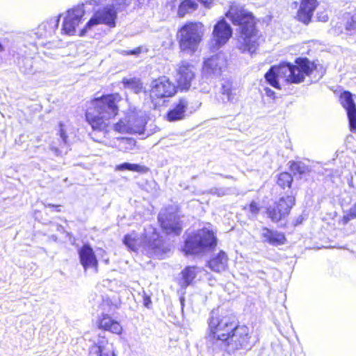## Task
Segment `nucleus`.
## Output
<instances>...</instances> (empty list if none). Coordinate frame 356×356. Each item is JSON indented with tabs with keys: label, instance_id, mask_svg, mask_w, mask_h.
<instances>
[{
	"label": "nucleus",
	"instance_id": "1",
	"mask_svg": "<svg viewBox=\"0 0 356 356\" xmlns=\"http://www.w3.org/2000/svg\"><path fill=\"white\" fill-rule=\"evenodd\" d=\"M122 97L119 92L103 94L87 102L85 120L96 132L107 134L111 129L110 120L120 113L119 103Z\"/></svg>",
	"mask_w": 356,
	"mask_h": 356
},
{
	"label": "nucleus",
	"instance_id": "2",
	"mask_svg": "<svg viewBox=\"0 0 356 356\" xmlns=\"http://www.w3.org/2000/svg\"><path fill=\"white\" fill-rule=\"evenodd\" d=\"M296 64L287 63L271 67L265 74L266 81L273 87L280 89V80L286 83H299L303 81L305 76H310L314 81H317L325 73L321 65L310 62L307 58H297Z\"/></svg>",
	"mask_w": 356,
	"mask_h": 356
},
{
	"label": "nucleus",
	"instance_id": "3",
	"mask_svg": "<svg viewBox=\"0 0 356 356\" xmlns=\"http://www.w3.org/2000/svg\"><path fill=\"white\" fill-rule=\"evenodd\" d=\"M225 15L234 24L240 26L241 35L239 48L243 51L254 52L258 46L259 36L254 27L255 22L252 14L239 4L234 3Z\"/></svg>",
	"mask_w": 356,
	"mask_h": 356
},
{
	"label": "nucleus",
	"instance_id": "4",
	"mask_svg": "<svg viewBox=\"0 0 356 356\" xmlns=\"http://www.w3.org/2000/svg\"><path fill=\"white\" fill-rule=\"evenodd\" d=\"M204 37L203 25L199 22L188 21L180 26L176 33L179 51L194 54L198 51Z\"/></svg>",
	"mask_w": 356,
	"mask_h": 356
},
{
	"label": "nucleus",
	"instance_id": "5",
	"mask_svg": "<svg viewBox=\"0 0 356 356\" xmlns=\"http://www.w3.org/2000/svg\"><path fill=\"white\" fill-rule=\"evenodd\" d=\"M217 244L218 240L215 233L204 227L187 236L184 241L182 251L186 255H197L214 251Z\"/></svg>",
	"mask_w": 356,
	"mask_h": 356
},
{
	"label": "nucleus",
	"instance_id": "6",
	"mask_svg": "<svg viewBox=\"0 0 356 356\" xmlns=\"http://www.w3.org/2000/svg\"><path fill=\"white\" fill-rule=\"evenodd\" d=\"M237 323L235 316L229 322L224 321V351L229 354L245 348L250 339L248 327Z\"/></svg>",
	"mask_w": 356,
	"mask_h": 356
},
{
	"label": "nucleus",
	"instance_id": "7",
	"mask_svg": "<svg viewBox=\"0 0 356 356\" xmlns=\"http://www.w3.org/2000/svg\"><path fill=\"white\" fill-rule=\"evenodd\" d=\"M178 91V86L169 77L163 75L152 81L148 96L152 104L156 106L160 100L173 97Z\"/></svg>",
	"mask_w": 356,
	"mask_h": 356
},
{
	"label": "nucleus",
	"instance_id": "8",
	"mask_svg": "<svg viewBox=\"0 0 356 356\" xmlns=\"http://www.w3.org/2000/svg\"><path fill=\"white\" fill-rule=\"evenodd\" d=\"M117 11L113 6H108L96 10L84 27L80 30L79 35L83 36L95 26L104 24L110 28L116 26Z\"/></svg>",
	"mask_w": 356,
	"mask_h": 356
},
{
	"label": "nucleus",
	"instance_id": "9",
	"mask_svg": "<svg viewBox=\"0 0 356 356\" xmlns=\"http://www.w3.org/2000/svg\"><path fill=\"white\" fill-rule=\"evenodd\" d=\"M177 83L179 90L181 92L188 91L192 85V81L195 78L194 66L186 60H181L177 69Z\"/></svg>",
	"mask_w": 356,
	"mask_h": 356
},
{
	"label": "nucleus",
	"instance_id": "10",
	"mask_svg": "<svg viewBox=\"0 0 356 356\" xmlns=\"http://www.w3.org/2000/svg\"><path fill=\"white\" fill-rule=\"evenodd\" d=\"M294 204L295 197L293 196L289 195L286 197H281L274 206H270L267 209V215L273 222H277L289 215Z\"/></svg>",
	"mask_w": 356,
	"mask_h": 356
},
{
	"label": "nucleus",
	"instance_id": "11",
	"mask_svg": "<svg viewBox=\"0 0 356 356\" xmlns=\"http://www.w3.org/2000/svg\"><path fill=\"white\" fill-rule=\"evenodd\" d=\"M158 222L165 235L179 236L183 231L181 221L179 220V217L172 213L159 214Z\"/></svg>",
	"mask_w": 356,
	"mask_h": 356
},
{
	"label": "nucleus",
	"instance_id": "12",
	"mask_svg": "<svg viewBox=\"0 0 356 356\" xmlns=\"http://www.w3.org/2000/svg\"><path fill=\"white\" fill-rule=\"evenodd\" d=\"M85 12L81 8H72L69 10L62 24V33L74 35L76 29L82 22Z\"/></svg>",
	"mask_w": 356,
	"mask_h": 356
},
{
	"label": "nucleus",
	"instance_id": "13",
	"mask_svg": "<svg viewBox=\"0 0 356 356\" xmlns=\"http://www.w3.org/2000/svg\"><path fill=\"white\" fill-rule=\"evenodd\" d=\"M80 263L85 270L89 268L98 270L99 262L92 248L89 243H84L78 250Z\"/></svg>",
	"mask_w": 356,
	"mask_h": 356
},
{
	"label": "nucleus",
	"instance_id": "14",
	"mask_svg": "<svg viewBox=\"0 0 356 356\" xmlns=\"http://www.w3.org/2000/svg\"><path fill=\"white\" fill-rule=\"evenodd\" d=\"M97 327L102 331L108 332L116 335H121L123 332L120 322L112 318L108 314H102V315L98 317Z\"/></svg>",
	"mask_w": 356,
	"mask_h": 356
},
{
	"label": "nucleus",
	"instance_id": "15",
	"mask_svg": "<svg viewBox=\"0 0 356 356\" xmlns=\"http://www.w3.org/2000/svg\"><path fill=\"white\" fill-rule=\"evenodd\" d=\"M341 103L346 109L351 131H356V106L349 92H344L340 97Z\"/></svg>",
	"mask_w": 356,
	"mask_h": 356
},
{
	"label": "nucleus",
	"instance_id": "16",
	"mask_svg": "<svg viewBox=\"0 0 356 356\" xmlns=\"http://www.w3.org/2000/svg\"><path fill=\"white\" fill-rule=\"evenodd\" d=\"M200 271L196 266H186L180 272L177 278V284L181 289H186L195 284L197 274Z\"/></svg>",
	"mask_w": 356,
	"mask_h": 356
},
{
	"label": "nucleus",
	"instance_id": "17",
	"mask_svg": "<svg viewBox=\"0 0 356 356\" xmlns=\"http://www.w3.org/2000/svg\"><path fill=\"white\" fill-rule=\"evenodd\" d=\"M188 106V100L186 98H179L173 107L167 112L166 120L168 122H175L184 119Z\"/></svg>",
	"mask_w": 356,
	"mask_h": 356
},
{
	"label": "nucleus",
	"instance_id": "18",
	"mask_svg": "<svg viewBox=\"0 0 356 356\" xmlns=\"http://www.w3.org/2000/svg\"><path fill=\"white\" fill-rule=\"evenodd\" d=\"M318 4L317 0H301L300 6L297 14L298 20L307 24L311 21Z\"/></svg>",
	"mask_w": 356,
	"mask_h": 356
},
{
	"label": "nucleus",
	"instance_id": "19",
	"mask_svg": "<svg viewBox=\"0 0 356 356\" xmlns=\"http://www.w3.org/2000/svg\"><path fill=\"white\" fill-rule=\"evenodd\" d=\"M221 319L220 316L214 311L211 312V316L209 322V334L210 340L214 343L220 339L222 336V328L220 325Z\"/></svg>",
	"mask_w": 356,
	"mask_h": 356
},
{
	"label": "nucleus",
	"instance_id": "20",
	"mask_svg": "<svg viewBox=\"0 0 356 356\" xmlns=\"http://www.w3.org/2000/svg\"><path fill=\"white\" fill-rule=\"evenodd\" d=\"M207 75L215 74L221 72V60L219 54L213 55L204 60L202 68Z\"/></svg>",
	"mask_w": 356,
	"mask_h": 356
},
{
	"label": "nucleus",
	"instance_id": "21",
	"mask_svg": "<svg viewBox=\"0 0 356 356\" xmlns=\"http://www.w3.org/2000/svg\"><path fill=\"white\" fill-rule=\"evenodd\" d=\"M261 234L264 242L273 245H283L286 241L285 236L282 233L269 229L267 227L262 228Z\"/></svg>",
	"mask_w": 356,
	"mask_h": 356
},
{
	"label": "nucleus",
	"instance_id": "22",
	"mask_svg": "<svg viewBox=\"0 0 356 356\" xmlns=\"http://www.w3.org/2000/svg\"><path fill=\"white\" fill-rule=\"evenodd\" d=\"M210 51L216 52L222 45V19H220L214 26L212 37L210 40Z\"/></svg>",
	"mask_w": 356,
	"mask_h": 356
},
{
	"label": "nucleus",
	"instance_id": "23",
	"mask_svg": "<svg viewBox=\"0 0 356 356\" xmlns=\"http://www.w3.org/2000/svg\"><path fill=\"white\" fill-rule=\"evenodd\" d=\"M120 305L121 300L119 296L113 294L112 296L106 295L103 296L99 307L102 310L112 312L118 309Z\"/></svg>",
	"mask_w": 356,
	"mask_h": 356
},
{
	"label": "nucleus",
	"instance_id": "24",
	"mask_svg": "<svg viewBox=\"0 0 356 356\" xmlns=\"http://www.w3.org/2000/svg\"><path fill=\"white\" fill-rule=\"evenodd\" d=\"M60 17L59 15L56 18L51 19L39 26V29L44 32V37H51L56 33L59 26Z\"/></svg>",
	"mask_w": 356,
	"mask_h": 356
},
{
	"label": "nucleus",
	"instance_id": "25",
	"mask_svg": "<svg viewBox=\"0 0 356 356\" xmlns=\"http://www.w3.org/2000/svg\"><path fill=\"white\" fill-rule=\"evenodd\" d=\"M113 129L118 133L136 134L140 133L141 129L134 127L124 119H120L113 125Z\"/></svg>",
	"mask_w": 356,
	"mask_h": 356
},
{
	"label": "nucleus",
	"instance_id": "26",
	"mask_svg": "<svg viewBox=\"0 0 356 356\" xmlns=\"http://www.w3.org/2000/svg\"><path fill=\"white\" fill-rule=\"evenodd\" d=\"M197 3L192 0H182L179 3L177 9V15L179 17H184L191 11L197 9Z\"/></svg>",
	"mask_w": 356,
	"mask_h": 356
},
{
	"label": "nucleus",
	"instance_id": "27",
	"mask_svg": "<svg viewBox=\"0 0 356 356\" xmlns=\"http://www.w3.org/2000/svg\"><path fill=\"white\" fill-rule=\"evenodd\" d=\"M115 170L118 171L129 170L140 173H146L149 171V169L146 166L140 165L139 164L123 163L117 165L115 168Z\"/></svg>",
	"mask_w": 356,
	"mask_h": 356
},
{
	"label": "nucleus",
	"instance_id": "28",
	"mask_svg": "<svg viewBox=\"0 0 356 356\" xmlns=\"http://www.w3.org/2000/svg\"><path fill=\"white\" fill-rule=\"evenodd\" d=\"M122 82L125 87L131 89L135 93H140L143 90V84L138 78H124Z\"/></svg>",
	"mask_w": 356,
	"mask_h": 356
},
{
	"label": "nucleus",
	"instance_id": "29",
	"mask_svg": "<svg viewBox=\"0 0 356 356\" xmlns=\"http://www.w3.org/2000/svg\"><path fill=\"white\" fill-rule=\"evenodd\" d=\"M123 243L131 251L136 252L140 246L139 238L134 233L125 234Z\"/></svg>",
	"mask_w": 356,
	"mask_h": 356
},
{
	"label": "nucleus",
	"instance_id": "30",
	"mask_svg": "<svg viewBox=\"0 0 356 356\" xmlns=\"http://www.w3.org/2000/svg\"><path fill=\"white\" fill-rule=\"evenodd\" d=\"M209 268L215 272H220L222 269V251H220L218 254L209 259L208 261Z\"/></svg>",
	"mask_w": 356,
	"mask_h": 356
},
{
	"label": "nucleus",
	"instance_id": "31",
	"mask_svg": "<svg viewBox=\"0 0 356 356\" xmlns=\"http://www.w3.org/2000/svg\"><path fill=\"white\" fill-rule=\"evenodd\" d=\"M293 181V177L291 174L288 172H282L279 175L277 183L282 188H290Z\"/></svg>",
	"mask_w": 356,
	"mask_h": 356
},
{
	"label": "nucleus",
	"instance_id": "32",
	"mask_svg": "<svg viewBox=\"0 0 356 356\" xmlns=\"http://www.w3.org/2000/svg\"><path fill=\"white\" fill-rule=\"evenodd\" d=\"M346 20V29L347 31L356 30V13H348L344 15Z\"/></svg>",
	"mask_w": 356,
	"mask_h": 356
},
{
	"label": "nucleus",
	"instance_id": "33",
	"mask_svg": "<svg viewBox=\"0 0 356 356\" xmlns=\"http://www.w3.org/2000/svg\"><path fill=\"white\" fill-rule=\"evenodd\" d=\"M290 168L294 174H299L300 175L305 174L308 170L307 167L300 162H292Z\"/></svg>",
	"mask_w": 356,
	"mask_h": 356
},
{
	"label": "nucleus",
	"instance_id": "34",
	"mask_svg": "<svg viewBox=\"0 0 356 356\" xmlns=\"http://www.w3.org/2000/svg\"><path fill=\"white\" fill-rule=\"evenodd\" d=\"M244 209H248L249 211V212L251 214L250 218H252L256 217V216L257 215V213H259V211L260 210V209H259V207L258 206V204L256 202H254V201H252L249 204V206L245 207L244 208Z\"/></svg>",
	"mask_w": 356,
	"mask_h": 356
},
{
	"label": "nucleus",
	"instance_id": "35",
	"mask_svg": "<svg viewBox=\"0 0 356 356\" xmlns=\"http://www.w3.org/2000/svg\"><path fill=\"white\" fill-rule=\"evenodd\" d=\"M143 51L142 47H137L131 50H123L120 52L121 55L124 56H127L130 55H134L138 56L140 55Z\"/></svg>",
	"mask_w": 356,
	"mask_h": 356
},
{
	"label": "nucleus",
	"instance_id": "36",
	"mask_svg": "<svg viewBox=\"0 0 356 356\" xmlns=\"http://www.w3.org/2000/svg\"><path fill=\"white\" fill-rule=\"evenodd\" d=\"M232 35V30L230 26L224 20V44Z\"/></svg>",
	"mask_w": 356,
	"mask_h": 356
},
{
	"label": "nucleus",
	"instance_id": "37",
	"mask_svg": "<svg viewBox=\"0 0 356 356\" xmlns=\"http://www.w3.org/2000/svg\"><path fill=\"white\" fill-rule=\"evenodd\" d=\"M224 95L227 96L229 100L232 101L234 96L236 95L235 90L232 88H226L225 86H224Z\"/></svg>",
	"mask_w": 356,
	"mask_h": 356
},
{
	"label": "nucleus",
	"instance_id": "38",
	"mask_svg": "<svg viewBox=\"0 0 356 356\" xmlns=\"http://www.w3.org/2000/svg\"><path fill=\"white\" fill-rule=\"evenodd\" d=\"M60 129H59V136L62 138L63 141L65 143L67 142V135L66 131L64 129V124L63 123L59 124Z\"/></svg>",
	"mask_w": 356,
	"mask_h": 356
},
{
	"label": "nucleus",
	"instance_id": "39",
	"mask_svg": "<svg viewBox=\"0 0 356 356\" xmlns=\"http://www.w3.org/2000/svg\"><path fill=\"white\" fill-rule=\"evenodd\" d=\"M97 348H98V356H117L113 351L104 353L103 350V348L100 346H98Z\"/></svg>",
	"mask_w": 356,
	"mask_h": 356
},
{
	"label": "nucleus",
	"instance_id": "40",
	"mask_svg": "<svg viewBox=\"0 0 356 356\" xmlns=\"http://www.w3.org/2000/svg\"><path fill=\"white\" fill-rule=\"evenodd\" d=\"M45 207L49 209L51 211L58 213L61 212V205L60 204H47Z\"/></svg>",
	"mask_w": 356,
	"mask_h": 356
},
{
	"label": "nucleus",
	"instance_id": "41",
	"mask_svg": "<svg viewBox=\"0 0 356 356\" xmlns=\"http://www.w3.org/2000/svg\"><path fill=\"white\" fill-rule=\"evenodd\" d=\"M355 218H356V205L350 209L349 213L347 215L348 220H351Z\"/></svg>",
	"mask_w": 356,
	"mask_h": 356
},
{
	"label": "nucleus",
	"instance_id": "42",
	"mask_svg": "<svg viewBox=\"0 0 356 356\" xmlns=\"http://www.w3.org/2000/svg\"><path fill=\"white\" fill-rule=\"evenodd\" d=\"M152 304V300H151V298L149 296L145 295L143 297V305L146 307H149Z\"/></svg>",
	"mask_w": 356,
	"mask_h": 356
},
{
	"label": "nucleus",
	"instance_id": "43",
	"mask_svg": "<svg viewBox=\"0 0 356 356\" xmlns=\"http://www.w3.org/2000/svg\"><path fill=\"white\" fill-rule=\"evenodd\" d=\"M265 93L266 95L268 96V97H273L274 98V95H275V92L273 90H272L270 88H265Z\"/></svg>",
	"mask_w": 356,
	"mask_h": 356
},
{
	"label": "nucleus",
	"instance_id": "44",
	"mask_svg": "<svg viewBox=\"0 0 356 356\" xmlns=\"http://www.w3.org/2000/svg\"><path fill=\"white\" fill-rule=\"evenodd\" d=\"M177 0H172L168 2L167 6H170L171 9H174L176 7Z\"/></svg>",
	"mask_w": 356,
	"mask_h": 356
},
{
	"label": "nucleus",
	"instance_id": "45",
	"mask_svg": "<svg viewBox=\"0 0 356 356\" xmlns=\"http://www.w3.org/2000/svg\"><path fill=\"white\" fill-rule=\"evenodd\" d=\"M149 248L155 252L157 249H160L161 248V245L158 246V245H154L153 244H149Z\"/></svg>",
	"mask_w": 356,
	"mask_h": 356
},
{
	"label": "nucleus",
	"instance_id": "46",
	"mask_svg": "<svg viewBox=\"0 0 356 356\" xmlns=\"http://www.w3.org/2000/svg\"><path fill=\"white\" fill-rule=\"evenodd\" d=\"M328 19V17L327 15H324L321 18V20L323 22H327Z\"/></svg>",
	"mask_w": 356,
	"mask_h": 356
},
{
	"label": "nucleus",
	"instance_id": "47",
	"mask_svg": "<svg viewBox=\"0 0 356 356\" xmlns=\"http://www.w3.org/2000/svg\"><path fill=\"white\" fill-rule=\"evenodd\" d=\"M3 47L2 46V44L0 43V51H3Z\"/></svg>",
	"mask_w": 356,
	"mask_h": 356
}]
</instances>
